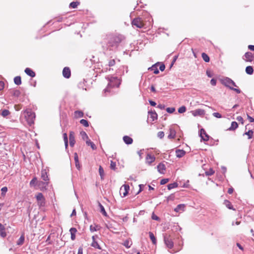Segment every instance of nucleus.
<instances>
[{
	"label": "nucleus",
	"mask_w": 254,
	"mask_h": 254,
	"mask_svg": "<svg viewBox=\"0 0 254 254\" xmlns=\"http://www.w3.org/2000/svg\"><path fill=\"white\" fill-rule=\"evenodd\" d=\"M237 120L239 122H241L242 123V124H244V120H243V118L241 117V116H238L237 117Z\"/></svg>",
	"instance_id": "59"
},
{
	"label": "nucleus",
	"mask_w": 254,
	"mask_h": 254,
	"mask_svg": "<svg viewBox=\"0 0 254 254\" xmlns=\"http://www.w3.org/2000/svg\"><path fill=\"white\" fill-rule=\"evenodd\" d=\"M129 190V187L128 185H123L120 188V193L122 197H124L127 195Z\"/></svg>",
	"instance_id": "7"
},
{
	"label": "nucleus",
	"mask_w": 254,
	"mask_h": 254,
	"mask_svg": "<svg viewBox=\"0 0 254 254\" xmlns=\"http://www.w3.org/2000/svg\"><path fill=\"white\" fill-rule=\"evenodd\" d=\"M0 236L2 238H4L6 236L5 227L1 223H0Z\"/></svg>",
	"instance_id": "20"
},
{
	"label": "nucleus",
	"mask_w": 254,
	"mask_h": 254,
	"mask_svg": "<svg viewBox=\"0 0 254 254\" xmlns=\"http://www.w3.org/2000/svg\"><path fill=\"white\" fill-rule=\"evenodd\" d=\"M213 116L217 118H222V115L217 112H215L213 113Z\"/></svg>",
	"instance_id": "56"
},
{
	"label": "nucleus",
	"mask_w": 254,
	"mask_h": 254,
	"mask_svg": "<svg viewBox=\"0 0 254 254\" xmlns=\"http://www.w3.org/2000/svg\"><path fill=\"white\" fill-rule=\"evenodd\" d=\"M152 219L155 220H159V218L157 216L155 215L154 213L152 214Z\"/></svg>",
	"instance_id": "62"
},
{
	"label": "nucleus",
	"mask_w": 254,
	"mask_h": 254,
	"mask_svg": "<svg viewBox=\"0 0 254 254\" xmlns=\"http://www.w3.org/2000/svg\"><path fill=\"white\" fill-rule=\"evenodd\" d=\"M13 95L15 96H18L20 94V91L18 90H14L13 91Z\"/></svg>",
	"instance_id": "58"
},
{
	"label": "nucleus",
	"mask_w": 254,
	"mask_h": 254,
	"mask_svg": "<svg viewBox=\"0 0 254 254\" xmlns=\"http://www.w3.org/2000/svg\"><path fill=\"white\" fill-rule=\"evenodd\" d=\"M64 140L65 144V148L68 146V138L67 136L64 137Z\"/></svg>",
	"instance_id": "60"
},
{
	"label": "nucleus",
	"mask_w": 254,
	"mask_h": 254,
	"mask_svg": "<svg viewBox=\"0 0 254 254\" xmlns=\"http://www.w3.org/2000/svg\"><path fill=\"white\" fill-rule=\"evenodd\" d=\"M79 3H80L78 1H72L70 3L69 7L71 8H75L77 7Z\"/></svg>",
	"instance_id": "40"
},
{
	"label": "nucleus",
	"mask_w": 254,
	"mask_h": 254,
	"mask_svg": "<svg viewBox=\"0 0 254 254\" xmlns=\"http://www.w3.org/2000/svg\"><path fill=\"white\" fill-rule=\"evenodd\" d=\"M100 227L98 225H95V226L91 225L90 226V230L91 232H93L94 231H97L100 229Z\"/></svg>",
	"instance_id": "35"
},
{
	"label": "nucleus",
	"mask_w": 254,
	"mask_h": 254,
	"mask_svg": "<svg viewBox=\"0 0 254 254\" xmlns=\"http://www.w3.org/2000/svg\"><path fill=\"white\" fill-rule=\"evenodd\" d=\"M254 132L252 130H249L248 131L246 132L244 135H248L249 139H251L253 137Z\"/></svg>",
	"instance_id": "42"
},
{
	"label": "nucleus",
	"mask_w": 254,
	"mask_h": 254,
	"mask_svg": "<svg viewBox=\"0 0 254 254\" xmlns=\"http://www.w3.org/2000/svg\"><path fill=\"white\" fill-rule=\"evenodd\" d=\"M178 184L177 183H173L168 185L167 188L169 190L178 187Z\"/></svg>",
	"instance_id": "37"
},
{
	"label": "nucleus",
	"mask_w": 254,
	"mask_h": 254,
	"mask_svg": "<svg viewBox=\"0 0 254 254\" xmlns=\"http://www.w3.org/2000/svg\"><path fill=\"white\" fill-rule=\"evenodd\" d=\"M148 114L150 118L152 119V121H154L157 119L158 116L155 111L148 112Z\"/></svg>",
	"instance_id": "22"
},
{
	"label": "nucleus",
	"mask_w": 254,
	"mask_h": 254,
	"mask_svg": "<svg viewBox=\"0 0 254 254\" xmlns=\"http://www.w3.org/2000/svg\"><path fill=\"white\" fill-rule=\"evenodd\" d=\"M157 136L161 139L163 138L164 136V132L162 131H159L157 133Z\"/></svg>",
	"instance_id": "52"
},
{
	"label": "nucleus",
	"mask_w": 254,
	"mask_h": 254,
	"mask_svg": "<svg viewBox=\"0 0 254 254\" xmlns=\"http://www.w3.org/2000/svg\"><path fill=\"white\" fill-rule=\"evenodd\" d=\"M99 206L100 208V212L101 213H102V214L105 216H107V212H106V210L104 207V206L100 203L99 202Z\"/></svg>",
	"instance_id": "32"
},
{
	"label": "nucleus",
	"mask_w": 254,
	"mask_h": 254,
	"mask_svg": "<svg viewBox=\"0 0 254 254\" xmlns=\"http://www.w3.org/2000/svg\"><path fill=\"white\" fill-rule=\"evenodd\" d=\"M206 176H211L214 173V171L212 169H210L209 171L205 172Z\"/></svg>",
	"instance_id": "55"
},
{
	"label": "nucleus",
	"mask_w": 254,
	"mask_h": 254,
	"mask_svg": "<svg viewBox=\"0 0 254 254\" xmlns=\"http://www.w3.org/2000/svg\"><path fill=\"white\" fill-rule=\"evenodd\" d=\"M176 132L175 129L170 127L169 128V133L168 135V138L169 139H173L176 136Z\"/></svg>",
	"instance_id": "14"
},
{
	"label": "nucleus",
	"mask_w": 254,
	"mask_h": 254,
	"mask_svg": "<svg viewBox=\"0 0 254 254\" xmlns=\"http://www.w3.org/2000/svg\"><path fill=\"white\" fill-rule=\"evenodd\" d=\"M186 154V152L183 150L177 149L176 150V156L178 158H181L183 157Z\"/></svg>",
	"instance_id": "23"
},
{
	"label": "nucleus",
	"mask_w": 254,
	"mask_h": 254,
	"mask_svg": "<svg viewBox=\"0 0 254 254\" xmlns=\"http://www.w3.org/2000/svg\"><path fill=\"white\" fill-rule=\"evenodd\" d=\"M175 108L174 107H172V108L169 107L166 109V111L169 113H173L175 112Z\"/></svg>",
	"instance_id": "51"
},
{
	"label": "nucleus",
	"mask_w": 254,
	"mask_h": 254,
	"mask_svg": "<svg viewBox=\"0 0 254 254\" xmlns=\"http://www.w3.org/2000/svg\"><path fill=\"white\" fill-rule=\"evenodd\" d=\"M80 123L85 127H88L89 126L88 122L85 119L81 120L80 121Z\"/></svg>",
	"instance_id": "45"
},
{
	"label": "nucleus",
	"mask_w": 254,
	"mask_h": 254,
	"mask_svg": "<svg viewBox=\"0 0 254 254\" xmlns=\"http://www.w3.org/2000/svg\"><path fill=\"white\" fill-rule=\"evenodd\" d=\"M174 238V232H168L164 234V241L167 248L172 249L174 247L173 239Z\"/></svg>",
	"instance_id": "4"
},
{
	"label": "nucleus",
	"mask_w": 254,
	"mask_h": 254,
	"mask_svg": "<svg viewBox=\"0 0 254 254\" xmlns=\"http://www.w3.org/2000/svg\"><path fill=\"white\" fill-rule=\"evenodd\" d=\"M25 72L31 77L35 76V73L30 68H26L25 69Z\"/></svg>",
	"instance_id": "21"
},
{
	"label": "nucleus",
	"mask_w": 254,
	"mask_h": 254,
	"mask_svg": "<svg viewBox=\"0 0 254 254\" xmlns=\"http://www.w3.org/2000/svg\"><path fill=\"white\" fill-rule=\"evenodd\" d=\"M169 182L168 179H163L160 182L161 185H165Z\"/></svg>",
	"instance_id": "57"
},
{
	"label": "nucleus",
	"mask_w": 254,
	"mask_h": 254,
	"mask_svg": "<svg viewBox=\"0 0 254 254\" xmlns=\"http://www.w3.org/2000/svg\"><path fill=\"white\" fill-rule=\"evenodd\" d=\"M158 171L161 174H164V171L166 170L165 164L163 163H159L157 166Z\"/></svg>",
	"instance_id": "15"
},
{
	"label": "nucleus",
	"mask_w": 254,
	"mask_h": 254,
	"mask_svg": "<svg viewBox=\"0 0 254 254\" xmlns=\"http://www.w3.org/2000/svg\"><path fill=\"white\" fill-rule=\"evenodd\" d=\"M115 63H116V62H115V60H114V59L110 60L109 61L108 65L109 66H113L115 64Z\"/></svg>",
	"instance_id": "54"
},
{
	"label": "nucleus",
	"mask_w": 254,
	"mask_h": 254,
	"mask_svg": "<svg viewBox=\"0 0 254 254\" xmlns=\"http://www.w3.org/2000/svg\"><path fill=\"white\" fill-rule=\"evenodd\" d=\"M201 57L203 59V60L206 63H208L210 61L209 57L208 56L205 54V53H202Z\"/></svg>",
	"instance_id": "38"
},
{
	"label": "nucleus",
	"mask_w": 254,
	"mask_h": 254,
	"mask_svg": "<svg viewBox=\"0 0 254 254\" xmlns=\"http://www.w3.org/2000/svg\"><path fill=\"white\" fill-rule=\"evenodd\" d=\"M74 159L75 161V166H76V168L79 169L80 168V165H79V160H78V155H77V153H74Z\"/></svg>",
	"instance_id": "25"
},
{
	"label": "nucleus",
	"mask_w": 254,
	"mask_h": 254,
	"mask_svg": "<svg viewBox=\"0 0 254 254\" xmlns=\"http://www.w3.org/2000/svg\"><path fill=\"white\" fill-rule=\"evenodd\" d=\"M99 173L101 178H103L104 175V171L103 168L101 166L99 167Z\"/></svg>",
	"instance_id": "47"
},
{
	"label": "nucleus",
	"mask_w": 254,
	"mask_h": 254,
	"mask_svg": "<svg viewBox=\"0 0 254 254\" xmlns=\"http://www.w3.org/2000/svg\"><path fill=\"white\" fill-rule=\"evenodd\" d=\"M149 235L150 239H151L152 243L154 245L156 244L157 241H156V238H155V236L154 235L153 233L151 232H149Z\"/></svg>",
	"instance_id": "28"
},
{
	"label": "nucleus",
	"mask_w": 254,
	"mask_h": 254,
	"mask_svg": "<svg viewBox=\"0 0 254 254\" xmlns=\"http://www.w3.org/2000/svg\"><path fill=\"white\" fill-rule=\"evenodd\" d=\"M155 160V157L153 155L147 154L146 157V163L148 164H151Z\"/></svg>",
	"instance_id": "16"
},
{
	"label": "nucleus",
	"mask_w": 254,
	"mask_h": 254,
	"mask_svg": "<svg viewBox=\"0 0 254 254\" xmlns=\"http://www.w3.org/2000/svg\"><path fill=\"white\" fill-rule=\"evenodd\" d=\"M246 72L248 74L251 75L254 72V69L252 66H248L246 68Z\"/></svg>",
	"instance_id": "31"
},
{
	"label": "nucleus",
	"mask_w": 254,
	"mask_h": 254,
	"mask_svg": "<svg viewBox=\"0 0 254 254\" xmlns=\"http://www.w3.org/2000/svg\"><path fill=\"white\" fill-rule=\"evenodd\" d=\"M98 238V236L97 235L93 236L92 237V242L91 244V246L92 247H94L95 248L98 249L99 250H101V248L100 247V245L98 244V242L96 241V238Z\"/></svg>",
	"instance_id": "10"
},
{
	"label": "nucleus",
	"mask_w": 254,
	"mask_h": 254,
	"mask_svg": "<svg viewBox=\"0 0 254 254\" xmlns=\"http://www.w3.org/2000/svg\"><path fill=\"white\" fill-rule=\"evenodd\" d=\"M25 240V237L23 235H21L20 237L19 238L17 242V245L19 246H21L23 244Z\"/></svg>",
	"instance_id": "30"
},
{
	"label": "nucleus",
	"mask_w": 254,
	"mask_h": 254,
	"mask_svg": "<svg viewBox=\"0 0 254 254\" xmlns=\"http://www.w3.org/2000/svg\"><path fill=\"white\" fill-rule=\"evenodd\" d=\"M74 115L76 117L81 118L83 116L84 114L82 111H76L74 112Z\"/></svg>",
	"instance_id": "39"
},
{
	"label": "nucleus",
	"mask_w": 254,
	"mask_h": 254,
	"mask_svg": "<svg viewBox=\"0 0 254 254\" xmlns=\"http://www.w3.org/2000/svg\"><path fill=\"white\" fill-rule=\"evenodd\" d=\"M36 199L38 201H42V200H45V198L43 195V194L42 193H38L37 195H36Z\"/></svg>",
	"instance_id": "34"
},
{
	"label": "nucleus",
	"mask_w": 254,
	"mask_h": 254,
	"mask_svg": "<svg viewBox=\"0 0 254 254\" xmlns=\"http://www.w3.org/2000/svg\"><path fill=\"white\" fill-rule=\"evenodd\" d=\"M132 25L137 28H141L144 26V23L140 17H136L132 21Z\"/></svg>",
	"instance_id": "6"
},
{
	"label": "nucleus",
	"mask_w": 254,
	"mask_h": 254,
	"mask_svg": "<svg viewBox=\"0 0 254 254\" xmlns=\"http://www.w3.org/2000/svg\"><path fill=\"white\" fill-rule=\"evenodd\" d=\"M48 184V182H43L41 181V182H39L38 186L40 187H41L42 188H44L46 189V187L47 186Z\"/></svg>",
	"instance_id": "41"
},
{
	"label": "nucleus",
	"mask_w": 254,
	"mask_h": 254,
	"mask_svg": "<svg viewBox=\"0 0 254 254\" xmlns=\"http://www.w3.org/2000/svg\"><path fill=\"white\" fill-rule=\"evenodd\" d=\"M150 70H152V71H153V72L155 73V74H158L159 73V70L157 67V66H156V65H152L150 68Z\"/></svg>",
	"instance_id": "44"
},
{
	"label": "nucleus",
	"mask_w": 254,
	"mask_h": 254,
	"mask_svg": "<svg viewBox=\"0 0 254 254\" xmlns=\"http://www.w3.org/2000/svg\"><path fill=\"white\" fill-rule=\"evenodd\" d=\"M41 178L45 182H47L49 180L48 176L45 170H42Z\"/></svg>",
	"instance_id": "24"
},
{
	"label": "nucleus",
	"mask_w": 254,
	"mask_h": 254,
	"mask_svg": "<svg viewBox=\"0 0 254 254\" xmlns=\"http://www.w3.org/2000/svg\"><path fill=\"white\" fill-rule=\"evenodd\" d=\"M200 136L204 141H207L209 140V136L206 133L205 130L203 128L200 129Z\"/></svg>",
	"instance_id": "13"
},
{
	"label": "nucleus",
	"mask_w": 254,
	"mask_h": 254,
	"mask_svg": "<svg viewBox=\"0 0 254 254\" xmlns=\"http://www.w3.org/2000/svg\"><path fill=\"white\" fill-rule=\"evenodd\" d=\"M221 83L230 89H232L233 86H237L235 82L229 77H225L222 79Z\"/></svg>",
	"instance_id": "5"
},
{
	"label": "nucleus",
	"mask_w": 254,
	"mask_h": 254,
	"mask_svg": "<svg viewBox=\"0 0 254 254\" xmlns=\"http://www.w3.org/2000/svg\"><path fill=\"white\" fill-rule=\"evenodd\" d=\"M123 140L126 144L128 145L131 144L133 142L132 139L130 137L127 135H125L123 137Z\"/></svg>",
	"instance_id": "18"
},
{
	"label": "nucleus",
	"mask_w": 254,
	"mask_h": 254,
	"mask_svg": "<svg viewBox=\"0 0 254 254\" xmlns=\"http://www.w3.org/2000/svg\"><path fill=\"white\" fill-rule=\"evenodd\" d=\"M224 204L227 207L228 209L236 210V209L233 207L231 202L228 200H225L224 201Z\"/></svg>",
	"instance_id": "19"
},
{
	"label": "nucleus",
	"mask_w": 254,
	"mask_h": 254,
	"mask_svg": "<svg viewBox=\"0 0 254 254\" xmlns=\"http://www.w3.org/2000/svg\"><path fill=\"white\" fill-rule=\"evenodd\" d=\"M210 83L213 86H215L216 85V79H214V78H212L211 80H210Z\"/></svg>",
	"instance_id": "63"
},
{
	"label": "nucleus",
	"mask_w": 254,
	"mask_h": 254,
	"mask_svg": "<svg viewBox=\"0 0 254 254\" xmlns=\"http://www.w3.org/2000/svg\"><path fill=\"white\" fill-rule=\"evenodd\" d=\"M186 107H185V106H183L181 107H180V108H179V109H178V112H179V113H181V114H182V113H183L185 112H186Z\"/></svg>",
	"instance_id": "48"
},
{
	"label": "nucleus",
	"mask_w": 254,
	"mask_h": 254,
	"mask_svg": "<svg viewBox=\"0 0 254 254\" xmlns=\"http://www.w3.org/2000/svg\"><path fill=\"white\" fill-rule=\"evenodd\" d=\"M14 83L17 85H19L21 84V79L20 76H17L14 78Z\"/></svg>",
	"instance_id": "33"
},
{
	"label": "nucleus",
	"mask_w": 254,
	"mask_h": 254,
	"mask_svg": "<svg viewBox=\"0 0 254 254\" xmlns=\"http://www.w3.org/2000/svg\"><path fill=\"white\" fill-rule=\"evenodd\" d=\"M22 115L24 117L28 125L31 126L34 123L35 114L31 109H28L22 112Z\"/></svg>",
	"instance_id": "3"
},
{
	"label": "nucleus",
	"mask_w": 254,
	"mask_h": 254,
	"mask_svg": "<svg viewBox=\"0 0 254 254\" xmlns=\"http://www.w3.org/2000/svg\"><path fill=\"white\" fill-rule=\"evenodd\" d=\"M80 134H81L82 138L83 140H86L89 139L87 134H86V133L85 131H81Z\"/></svg>",
	"instance_id": "43"
},
{
	"label": "nucleus",
	"mask_w": 254,
	"mask_h": 254,
	"mask_svg": "<svg viewBox=\"0 0 254 254\" xmlns=\"http://www.w3.org/2000/svg\"><path fill=\"white\" fill-rule=\"evenodd\" d=\"M63 75L66 78H69L71 75L70 70L69 67H65L63 70Z\"/></svg>",
	"instance_id": "11"
},
{
	"label": "nucleus",
	"mask_w": 254,
	"mask_h": 254,
	"mask_svg": "<svg viewBox=\"0 0 254 254\" xmlns=\"http://www.w3.org/2000/svg\"><path fill=\"white\" fill-rule=\"evenodd\" d=\"M125 39V37L121 34H109L103 39L101 43L103 48L111 50L117 49Z\"/></svg>",
	"instance_id": "1"
},
{
	"label": "nucleus",
	"mask_w": 254,
	"mask_h": 254,
	"mask_svg": "<svg viewBox=\"0 0 254 254\" xmlns=\"http://www.w3.org/2000/svg\"><path fill=\"white\" fill-rule=\"evenodd\" d=\"M185 207V205L183 204H179L175 209L176 212H179L180 211H184Z\"/></svg>",
	"instance_id": "26"
},
{
	"label": "nucleus",
	"mask_w": 254,
	"mask_h": 254,
	"mask_svg": "<svg viewBox=\"0 0 254 254\" xmlns=\"http://www.w3.org/2000/svg\"><path fill=\"white\" fill-rule=\"evenodd\" d=\"M110 168L112 170H116V162L111 161V164H110Z\"/></svg>",
	"instance_id": "46"
},
{
	"label": "nucleus",
	"mask_w": 254,
	"mask_h": 254,
	"mask_svg": "<svg viewBox=\"0 0 254 254\" xmlns=\"http://www.w3.org/2000/svg\"><path fill=\"white\" fill-rule=\"evenodd\" d=\"M131 244H130V242L128 240H126L124 243V246L127 248H129L131 247Z\"/></svg>",
	"instance_id": "49"
},
{
	"label": "nucleus",
	"mask_w": 254,
	"mask_h": 254,
	"mask_svg": "<svg viewBox=\"0 0 254 254\" xmlns=\"http://www.w3.org/2000/svg\"><path fill=\"white\" fill-rule=\"evenodd\" d=\"M37 181V178L36 177H34L32 179V180L30 182V186L31 187L35 185V184L36 183Z\"/></svg>",
	"instance_id": "53"
},
{
	"label": "nucleus",
	"mask_w": 254,
	"mask_h": 254,
	"mask_svg": "<svg viewBox=\"0 0 254 254\" xmlns=\"http://www.w3.org/2000/svg\"><path fill=\"white\" fill-rule=\"evenodd\" d=\"M69 145L71 147H73L75 143L74 137V133L73 131H70L69 134Z\"/></svg>",
	"instance_id": "9"
},
{
	"label": "nucleus",
	"mask_w": 254,
	"mask_h": 254,
	"mask_svg": "<svg viewBox=\"0 0 254 254\" xmlns=\"http://www.w3.org/2000/svg\"><path fill=\"white\" fill-rule=\"evenodd\" d=\"M86 143L87 145L90 146L93 150L96 149V147L95 144L93 142L91 141L89 139L86 140Z\"/></svg>",
	"instance_id": "29"
},
{
	"label": "nucleus",
	"mask_w": 254,
	"mask_h": 254,
	"mask_svg": "<svg viewBox=\"0 0 254 254\" xmlns=\"http://www.w3.org/2000/svg\"><path fill=\"white\" fill-rule=\"evenodd\" d=\"M191 113L194 116H202L205 114L204 111L201 109H198L194 111H192Z\"/></svg>",
	"instance_id": "12"
},
{
	"label": "nucleus",
	"mask_w": 254,
	"mask_h": 254,
	"mask_svg": "<svg viewBox=\"0 0 254 254\" xmlns=\"http://www.w3.org/2000/svg\"><path fill=\"white\" fill-rule=\"evenodd\" d=\"M4 87V83L3 81H0V91H1L3 89Z\"/></svg>",
	"instance_id": "61"
},
{
	"label": "nucleus",
	"mask_w": 254,
	"mask_h": 254,
	"mask_svg": "<svg viewBox=\"0 0 254 254\" xmlns=\"http://www.w3.org/2000/svg\"><path fill=\"white\" fill-rule=\"evenodd\" d=\"M1 195L2 196H4L5 195V193L7 192V187H4L3 188H1Z\"/></svg>",
	"instance_id": "50"
},
{
	"label": "nucleus",
	"mask_w": 254,
	"mask_h": 254,
	"mask_svg": "<svg viewBox=\"0 0 254 254\" xmlns=\"http://www.w3.org/2000/svg\"><path fill=\"white\" fill-rule=\"evenodd\" d=\"M243 59L246 62H253L254 61V55L251 52H247L245 53Z\"/></svg>",
	"instance_id": "8"
},
{
	"label": "nucleus",
	"mask_w": 254,
	"mask_h": 254,
	"mask_svg": "<svg viewBox=\"0 0 254 254\" xmlns=\"http://www.w3.org/2000/svg\"><path fill=\"white\" fill-rule=\"evenodd\" d=\"M10 114V112L6 109L3 110L1 111L0 115L3 117H6L7 116H8Z\"/></svg>",
	"instance_id": "36"
},
{
	"label": "nucleus",
	"mask_w": 254,
	"mask_h": 254,
	"mask_svg": "<svg viewBox=\"0 0 254 254\" xmlns=\"http://www.w3.org/2000/svg\"><path fill=\"white\" fill-rule=\"evenodd\" d=\"M248 119L251 123H254V119L248 115Z\"/></svg>",
	"instance_id": "64"
},
{
	"label": "nucleus",
	"mask_w": 254,
	"mask_h": 254,
	"mask_svg": "<svg viewBox=\"0 0 254 254\" xmlns=\"http://www.w3.org/2000/svg\"><path fill=\"white\" fill-rule=\"evenodd\" d=\"M238 127V124L236 122H232L231 127L229 128V130H234Z\"/></svg>",
	"instance_id": "27"
},
{
	"label": "nucleus",
	"mask_w": 254,
	"mask_h": 254,
	"mask_svg": "<svg viewBox=\"0 0 254 254\" xmlns=\"http://www.w3.org/2000/svg\"><path fill=\"white\" fill-rule=\"evenodd\" d=\"M109 81L107 87L104 90V96L107 95V93L111 92V89L114 87H119L121 84V80L117 77L109 75L106 77Z\"/></svg>",
	"instance_id": "2"
},
{
	"label": "nucleus",
	"mask_w": 254,
	"mask_h": 254,
	"mask_svg": "<svg viewBox=\"0 0 254 254\" xmlns=\"http://www.w3.org/2000/svg\"><path fill=\"white\" fill-rule=\"evenodd\" d=\"M69 232H70V235H71V240H72V241L75 240V234L77 232V229L75 228L72 227L70 229Z\"/></svg>",
	"instance_id": "17"
}]
</instances>
